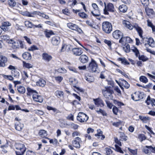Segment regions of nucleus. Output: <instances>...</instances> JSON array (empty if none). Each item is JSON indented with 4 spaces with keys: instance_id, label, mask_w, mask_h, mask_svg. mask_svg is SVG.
I'll list each match as a JSON object with an SVG mask.
<instances>
[{
    "instance_id": "nucleus-50",
    "label": "nucleus",
    "mask_w": 155,
    "mask_h": 155,
    "mask_svg": "<svg viewBox=\"0 0 155 155\" xmlns=\"http://www.w3.org/2000/svg\"><path fill=\"white\" fill-rule=\"evenodd\" d=\"M125 47H123V49L126 53H129L130 51V45L128 43H126L124 45Z\"/></svg>"
},
{
    "instance_id": "nucleus-23",
    "label": "nucleus",
    "mask_w": 155,
    "mask_h": 155,
    "mask_svg": "<svg viewBox=\"0 0 155 155\" xmlns=\"http://www.w3.org/2000/svg\"><path fill=\"white\" fill-rule=\"evenodd\" d=\"M38 134L40 137L43 138H45L48 140L50 139L47 137V131L44 130H39Z\"/></svg>"
},
{
    "instance_id": "nucleus-16",
    "label": "nucleus",
    "mask_w": 155,
    "mask_h": 155,
    "mask_svg": "<svg viewBox=\"0 0 155 155\" xmlns=\"http://www.w3.org/2000/svg\"><path fill=\"white\" fill-rule=\"evenodd\" d=\"M93 100L95 105L97 107H102L104 106V104L103 101L100 97L93 99Z\"/></svg>"
},
{
    "instance_id": "nucleus-46",
    "label": "nucleus",
    "mask_w": 155,
    "mask_h": 155,
    "mask_svg": "<svg viewBox=\"0 0 155 155\" xmlns=\"http://www.w3.org/2000/svg\"><path fill=\"white\" fill-rule=\"evenodd\" d=\"M96 111L98 114H101L104 116H106L107 115V114L105 110L101 109H99V110H96Z\"/></svg>"
},
{
    "instance_id": "nucleus-39",
    "label": "nucleus",
    "mask_w": 155,
    "mask_h": 155,
    "mask_svg": "<svg viewBox=\"0 0 155 155\" xmlns=\"http://www.w3.org/2000/svg\"><path fill=\"white\" fill-rule=\"evenodd\" d=\"M36 12H34L33 13H30L28 11H25L23 12V15L28 17H33L34 15L36 14Z\"/></svg>"
},
{
    "instance_id": "nucleus-11",
    "label": "nucleus",
    "mask_w": 155,
    "mask_h": 155,
    "mask_svg": "<svg viewBox=\"0 0 155 155\" xmlns=\"http://www.w3.org/2000/svg\"><path fill=\"white\" fill-rule=\"evenodd\" d=\"M83 49L81 48H74L71 50L72 54L76 56H80L83 53Z\"/></svg>"
},
{
    "instance_id": "nucleus-5",
    "label": "nucleus",
    "mask_w": 155,
    "mask_h": 155,
    "mask_svg": "<svg viewBox=\"0 0 155 155\" xmlns=\"http://www.w3.org/2000/svg\"><path fill=\"white\" fill-rule=\"evenodd\" d=\"M98 68L97 63L93 59L91 58L88 67L89 71L92 73L96 72Z\"/></svg>"
},
{
    "instance_id": "nucleus-44",
    "label": "nucleus",
    "mask_w": 155,
    "mask_h": 155,
    "mask_svg": "<svg viewBox=\"0 0 155 155\" xmlns=\"http://www.w3.org/2000/svg\"><path fill=\"white\" fill-rule=\"evenodd\" d=\"M8 4L10 7L12 8L16 5V2L14 0H8Z\"/></svg>"
},
{
    "instance_id": "nucleus-26",
    "label": "nucleus",
    "mask_w": 155,
    "mask_h": 155,
    "mask_svg": "<svg viewBox=\"0 0 155 155\" xmlns=\"http://www.w3.org/2000/svg\"><path fill=\"white\" fill-rule=\"evenodd\" d=\"M79 60L80 62L82 63H85L88 61V57L86 55L82 54L81 55L79 58Z\"/></svg>"
},
{
    "instance_id": "nucleus-42",
    "label": "nucleus",
    "mask_w": 155,
    "mask_h": 155,
    "mask_svg": "<svg viewBox=\"0 0 155 155\" xmlns=\"http://www.w3.org/2000/svg\"><path fill=\"white\" fill-rule=\"evenodd\" d=\"M120 140L126 141L127 140V137L126 135L124 132H120Z\"/></svg>"
},
{
    "instance_id": "nucleus-36",
    "label": "nucleus",
    "mask_w": 155,
    "mask_h": 155,
    "mask_svg": "<svg viewBox=\"0 0 155 155\" xmlns=\"http://www.w3.org/2000/svg\"><path fill=\"white\" fill-rule=\"evenodd\" d=\"M117 60L118 61H121V63L125 65H129L130 64L125 57L119 58H117Z\"/></svg>"
},
{
    "instance_id": "nucleus-33",
    "label": "nucleus",
    "mask_w": 155,
    "mask_h": 155,
    "mask_svg": "<svg viewBox=\"0 0 155 155\" xmlns=\"http://www.w3.org/2000/svg\"><path fill=\"white\" fill-rule=\"evenodd\" d=\"M118 9L120 12L124 13L127 12L128 8L126 5L122 4L119 6Z\"/></svg>"
},
{
    "instance_id": "nucleus-47",
    "label": "nucleus",
    "mask_w": 155,
    "mask_h": 155,
    "mask_svg": "<svg viewBox=\"0 0 155 155\" xmlns=\"http://www.w3.org/2000/svg\"><path fill=\"white\" fill-rule=\"evenodd\" d=\"M138 58L140 60H141L143 62L149 60V58L144 55H140L138 57Z\"/></svg>"
},
{
    "instance_id": "nucleus-60",
    "label": "nucleus",
    "mask_w": 155,
    "mask_h": 155,
    "mask_svg": "<svg viewBox=\"0 0 155 155\" xmlns=\"http://www.w3.org/2000/svg\"><path fill=\"white\" fill-rule=\"evenodd\" d=\"M126 37H124L123 36L120 38L119 40V42L122 45H125L126 43Z\"/></svg>"
},
{
    "instance_id": "nucleus-64",
    "label": "nucleus",
    "mask_w": 155,
    "mask_h": 155,
    "mask_svg": "<svg viewBox=\"0 0 155 155\" xmlns=\"http://www.w3.org/2000/svg\"><path fill=\"white\" fill-rule=\"evenodd\" d=\"M128 150L133 155H136L137 154V149L135 150H132L130 148H128Z\"/></svg>"
},
{
    "instance_id": "nucleus-1",
    "label": "nucleus",
    "mask_w": 155,
    "mask_h": 155,
    "mask_svg": "<svg viewBox=\"0 0 155 155\" xmlns=\"http://www.w3.org/2000/svg\"><path fill=\"white\" fill-rule=\"evenodd\" d=\"M15 147L16 150L15 151L16 155H23L27 149L25 143L21 141L16 142Z\"/></svg>"
},
{
    "instance_id": "nucleus-41",
    "label": "nucleus",
    "mask_w": 155,
    "mask_h": 155,
    "mask_svg": "<svg viewBox=\"0 0 155 155\" xmlns=\"http://www.w3.org/2000/svg\"><path fill=\"white\" fill-rule=\"evenodd\" d=\"M77 4V2L76 0H72V1L69 0L68 1V5L71 7L74 6Z\"/></svg>"
},
{
    "instance_id": "nucleus-12",
    "label": "nucleus",
    "mask_w": 155,
    "mask_h": 155,
    "mask_svg": "<svg viewBox=\"0 0 155 155\" xmlns=\"http://www.w3.org/2000/svg\"><path fill=\"white\" fill-rule=\"evenodd\" d=\"M61 42L60 38L58 36H55L51 38V42L53 46H58Z\"/></svg>"
},
{
    "instance_id": "nucleus-28",
    "label": "nucleus",
    "mask_w": 155,
    "mask_h": 155,
    "mask_svg": "<svg viewBox=\"0 0 155 155\" xmlns=\"http://www.w3.org/2000/svg\"><path fill=\"white\" fill-rule=\"evenodd\" d=\"M123 23L125 25V26L130 30H131L134 28V25H132L128 21L126 20H124Z\"/></svg>"
},
{
    "instance_id": "nucleus-45",
    "label": "nucleus",
    "mask_w": 155,
    "mask_h": 155,
    "mask_svg": "<svg viewBox=\"0 0 155 155\" xmlns=\"http://www.w3.org/2000/svg\"><path fill=\"white\" fill-rule=\"evenodd\" d=\"M122 85L126 89H128L130 87V84L128 83L125 80H122L121 83Z\"/></svg>"
},
{
    "instance_id": "nucleus-40",
    "label": "nucleus",
    "mask_w": 155,
    "mask_h": 155,
    "mask_svg": "<svg viewBox=\"0 0 155 155\" xmlns=\"http://www.w3.org/2000/svg\"><path fill=\"white\" fill-rule=\"evenodd\" d=\"M18 92L21 94H24L25 92V89L24 87L20 85L17 87Z\"/></svg>"
},
{
    "instance_id": "nucleus-61",
    "label": "nucleus",
    "mask_w": 155,
    "mask_h": 155,
    "mask_svg": "<svg viewBox=\"0 0 155 155\" xmlns=\"http://www.w3.org/2000/svg\"><path fill=\"white\" fill-rule=\"evenodd\" d=\"M58 72L59 73L64 74L67 72L66 70L63 68H59L57 70Z\"/></svg>"
},
{
    "instance_id": "nucleus-48",
    "label": "nucleus",
    "mask_w": 155,
    "mask_h": 155,
    "mask_svg": "<svg viewBox=\"0 0 155 155\" xmlns=\"http://www.w3.org/2000/svg\"><path fill=\"white\" fill-rule=\"evenodd\" d=\"M25 26L28 28H34V24L30 22L29 21H26L25 22Z\"/></svg>"
},
{
    "instance_id": "nucleus-30",
    "label": "nucleus",
    "mask_w": 155,
    "mask_h": 155,
    "mask_svg": "<svg viewBox=\"0 0 155 155\" xmlns=\"http://www.w3.org/2000/svg\"><path fill=\"white\" fill-rule=\"evenodd\" d=\"M1 40L2 41H5L8 43L9 44L10 42V39L9 36L7 35H2L0 36Z\"/></svg>"
},
{
    "instance_id": "nucleus-15",
    "label": "nucleus",
    "mask_w": 155,
    "mask_h": 155,
    "mask_svg": "<svg viewBox=\"0 0 155 155\" xmlns=\"http://www.w3.org/2000/svg\"><path fill=\"white\" fill-rule=\"evenodd\" d=\"M11 25V24L8 21H3L2 23V25L0 28L4 31H7L9 29V27Z\"/></svg>"
},
{
    "instance_id": "nucleus-55",
    "label": "nucleus",
    "mask_w": 155,
    "mask_h": 155,
    "mask_svg": "<svg viewBox=\"0 0 155 155\" xmlns=\"http://www.w3.org/2000/svg\"><path fill=\"white\" fill-rule=\"evenodd\" d=\"M91 13L94 17L99 16L101 15L99 10H95L91 12Z\"/></svg>"
},
{
    "instance_id": "nucleus-35",
    "label": "nucleus",
    "mask_w": 155,
    "mask_h": 155,
    "mask_svg": "<svg viewBox=\"0 0 155 155\" xmlns=\"http://www.w3.org/2000/svg\"><path fill=\"white\" fill-rule=\"evenodd\" d=\"M26 94L28 96H30L31 95H33L34 94H35L37 91H36L33 90L29 87H28L27 88Z\"/></svg>"
},
{
    "instance_id": "nucleus-19",
    "label": "nucleus",
    "mask_w": 155,
    "mask_h": 155,
    "mask_svg": "<svg viewBox=\"0 0 155 155\" xmlns=\"http://www.w3.org/2000/svg\"><path fill=\"white\" fill-rule=\"evenodd\" d=\"M8 61L7 58L5 56L0 55V67L5 66V64Z\"/></svg>"
},
{
    "instance_id": "nucleus-4",
    "label": "nucleus",
    "mask_w": 155,
    "mask_h": 155,
    "mask_svg": "<svg viewBox=\"0 0 155 155\" xmlns=\"http://www.w3.org/2000/svg\"><path fill=\"white\" fill-rule=\"evenodd\" d=\"M115 8L113 4L111 3H109L106 5L104 3V14L105 15H109V12H114Z\"/></svg>"
},
{
    "instance_id": "nucleus-57",
    "label": "nucleus",
    "mask_w": 155,
    "mask_h": 155,
    "mask_svg": "<svg viewBox=\"0 0 155 155\" xmlns=\"http://www.w3.org/2000/svg\"><path fill=\"white\" fill-rule=\"evenodd\" d=\"M138 138L141 142L143 140H145L147 139V137L143 134H140L138 135Z\"/></svg>"
},
{
    "instance_id": "nucleus-27",
    "label": "nucleus",
    "mask_w": 155,
    "mask_h": 155,
    "mask_svg": "<svg viewBox=\"0 0 155 155\" xmlns=\"http://www.w3.org/2000/svg\"><path fill=\"white\" fill-rule=\"evenodd\" d=\"M46 109L48 110H52L54 112V115H56L57 114L61 113L60 110L56 108L53 107L49 106H47L46 107Z\"/></svg>"
},
{
    "instance_id": "nucleus-6",
    "label": "nucleus",
    "mask_w": 155,
    "mask_h": 155,
    "mask_svg": "<svg viewBox=\"0 0 155 155\" xmlns=\"http://www.w3.org/2000/svg\"><path fill=\"white\" fill-rule=\"evenodd\" d=\"M88 119V116L82 112H79L77 117V120L81 123H86Z\"/></svg>"
},
{
    "instance_id": "nucleus-2",
    "label": "nucleus",
    "mask_w": 155,
    "mask_h": 155,
    "mask_svg": "<svg viewBox=\"0 0 155 155\" xmlns=\"http://www.w3.org/2000/svg\"><path fill=\"white\" fill-rule=\"evenodd\" d=\"M9 44L12 45V48L13 49L15 50H17L19 48L23 49L25 47L24 42L19 39L14 41L11 39Z\"/></svg>"
},
{
    "instance_id": "nucleus-54",
    "label": "nucleus",
    "mask_w": 155,
    "mask_h": 155,
    "mask_svg": "<svg viewBox=\"0 0 155 155\" xmlns=\"http://www.w3.org/2000/svg\"><path fill=\"white\" fill-rule=\"evenodd\" d=\"M147 26L152 28L153 31H155V26L149 20H147Z\"/></svg>"
},
{
    "instance_id": "nucleus-9",
    "label": "nucleus",
    "mask_w": 155,
    "mask_h": 155,
    "mask_svg": "<svg viewBox=\"0 0 155 155\" xmlns=\"http://www.w3.org/2000/svg\"><path fill=\"white\" fill-rule=\"evenodd\" d=\"M82 142L81 138L77 137L72 140L71 143L75 148L76 149H79L81 147V143Z\"/></svg>"
},
{
    "instance_id": "nucleus-32",
    "label": "nucleus",
    "mask_w": 155,
    "mask_h": 155,
    "mask_svg": "<svg viewBox=\"0 0 155 155\" xmlns=\"http://www.w3.org/2000/svg\"><path fill=\"white\" fill-rule=\"evenodd\" d=\"M45 37L49 38L52 35H54L55 34L52 30H49L46 29L44 31Z\"/></svg>"
},
{
    "instance_id": "nucleus-13",
    "label": "nucleus",
    "mask_w": 155,
    "mask_h": 155,
    "mask_svg": "<svg viewBox=\"0 0 155 155\" xmlns=\"http://www.w3.org/2000/svg\"><path fill=\"white\" fill-rule=\"evenodd\" d=\"M147 16L150 18H152L155 17V13L153 9L147 7L145 8Z\"/></svg>"
},
{
    "instance_id": "nucleus-18",
    "label": "nucleus",
    "mask_w": 155,
    "mask_h": 155,
    "mask_svg": "<svg viewBox=\"0 0 155 155\" xmlns=\"http://www.w3.org/2000/svg\"><path fill=\"white\" fill-rule=\"evenodd\" d=\"M112 35L115 39H118L123 36V34L120 31L116 30L113 32Z\"/></svg>"
},
{
    "instance_id": "nucleus-7",
    "label": "nucleus",
    "mask_w": 155,
    "mask_h": 155,
    "mask_svg": "<svg viewBox=\"0 0 155 155\" xmlns=\"http://www.w3.org/2000/svg\"><path fill=\"white\" fill-rule=\"evenodd\" d=\"M67 26L70 29L75 31L80 34H82L84 32L81 28L78 25L72 23L67 24Z\"/></svg>"
},
{
    "instance_id": "nucleus-58",
    "label": "nucleus",
    "mask_w": 155,
    "mask_h": 155,
    "mask_svg": "<svg viewBox=\"0 0 155 155\" xmlns=\"http://www.w3.org/2000/svg\"><path fill=\"white\" fill-rule=\"evenodd\" d=\"M3 77L5 79L12 81L14 80V78L11 75H3Z\"/></svg>"
},
{
    "instance_id": "nucleus-43",
    "label": "nucleus",
    "mask_w": 155,
    "mask_h": 155,
    "mask_svg": "<svg viewBox=\"0 0 155 155\" xmlns=\"http://www.w3.org/2000/svg\"><path fill=\"white\" fill-rule=\"evenodd\" d=\"M113 101L115 105H117L118 107L119 108L121 107V106H124V104L123 103L120 101H119L114 99Z\"/></svg>"
},
{
    "instance_id": "nucleus-63",
    "label": "nucleus",
    "mask_w": 155,
    "mask_h": 155,
    "mask_svg": "<svg viewBox=\"0 0 155 155\" xmlns=\"http://www.w3.org/2000/svg\"><path fill=\"white\" fill-rule=\"evenodd\" d=\"M119 110L118 108L116 106H114L112 108V111L114 115H117Z\"/></svg>"
},
{
    "instance_id": "nucleus-59",
    "label": "nucleus",
    "mask_w": 155,
    "mask_h": 155,
    "mask_svg": "<svg viewBox=\"0 0 155 155\" xmlns=\"http://www.w3.org/2000/svg\"><path fill=\"white\" fill-rule=\"evenodd\" d=\"M70 84L71 85H75L77 83V81L76 79L73 78H69V80Z\"/></svg>"
},
{
    "instance_id": "nucleus-51",
    "label": "nucleus",
    "mask_w": 155,
    "mask_h": 155,
    "mask_svg": "<svg viewBox=\"0 0 155 155\" xmlns=\"http://www.w3.org/2000/svg\"><path fill=\"white\" fill-rule=\"evenodd\" d=\"M23 67L25 68L28 69L32 68L33 66L30 63H27L25 61L23 62Z\"/></svg>"
},
{
    "instance_id": "nucleus-22",
    "label": "nucleus",
    "mask_w": 155,
    "mask_h": 155,
    "mask_svg": "<svg viewBox=\"0 0 155 155\" xmlns=\"http://www.w3.org/2000/svg\"><path fill=\"white\" fill-rule=\"evenodd\" d=\"M14 127L17 131H21L24 128V125L23 123L18 122L15 124Z\"/></svg>"
},
{
    "instance_id": "nucleus-21",
    "label": "nucleus",
    "mask_w": 155,
    "mask_h": 155,
    "mask_svg": "<svg viewBox=\"0 0 155 155\" xmlns=\"http://www.w3.org/2000/svg\"><path fill=\"white\" fill-rule=\"evenodd\" d=\"M42 59L46 62H49L52 59V57L51 55L45 52L42 54Z\"/></svg>"
},
{
    "instance_id": "nucleus-53",
    "label": "nucleus",
    "mask_w": 155,
    "mask_h": 155,
    "mask_svg": "<svg viewBox=\"0 0 155 155\" xmlns=\"http://www.w3.org/2000/svg\"><path fill=\"white\" fill-rule=\"evenodd\" d=\"M140 81L144 83H146L148 82V80L147 77L144 76H141L139 78Z\"/></svg>"
},
{
    "instance_id": "nucleus-62",
    "label": "nucleus",
    "mask_w": 155,
    "mask_h": 155,
    "mask_svg": "<svg viewBox=\"0 0 155 155\" xmlns=\"http://www.w3.org/2000/svg\"><path fill=\"white\" fill-rule=\"evenodd\" d=\"M115 150L117 152H119L121 153H124V152L121 149V147H119L117 145H115Z\"/></svg>"
},
{
    "instance_id": "nucleus-38",
    "label": "nucleus",
    "mask_w": 155,
    "mask_h": 155,
    "mask_svg": "<svg viewBox=\"0 0 155 155\" xmlns=\"http://www.w3.org/2000/svg\"><path fill=\"white\" fill-rule=\"evenodd\" d=\"M68 128L73 129L74 130H77L79 127V126L73 122L71 123L68 125Z\"/></svg>"
},
{
    "instance_id": "nucleus-20",
    "label": "nucleus",
    "mask_w": 155,
    "mask_h": 155,
    "mask_svg": "<svg viewBox=\"0 0 155 155\" xmlns=\"http://www.w3.org/2000/svg\"><path fill=\"white\" fill-rule=\"evenodd\" d=\"M103 93L104 97H106L114 94V92L110 87H109L106 88V90L103 92Z\"/></svg>"
},
{
    "instance_id": "nucleus-14",
    "label": "nucleus",
    "mask_w": 155,
    "mask_h": 155,
    "mask_svg": "<svg viewBox=\"0 0 155 155\" xmlns=\"http://www.w3.org/2000/svg\"><path fill=\"white\" fill-rule=\"evenodd\" d=\"M32 98L34 101L36 102L41 103L43 101V99L42 96L39 95L37 92L33 94Z\"/></svg>"
},
{
    "instance_id": "nucleus-8",
    "label": "nucleus",
    "mask_w": 155,
    "mask_h": 155,
    "mask_svg": "<svg viewBox=\"0 0 155 155\" xmlns=\"http://www.w3.org/2000/svg\"><path fill=\"white\" fill-rule=\"evenodd\" d=\"M131 98L135 101H139L143 98V94L139 91H136L131 95Z\"/></svg>"
},
{
    "instance_id": "nucleus-17",
    "label": "nucleus",
    "mask_w": 155,
    "mask_h": 155,
    "mask_svg": "<svg viewBox=\"0 0 155 155\" xmlns=\"http://www.w3.org/2000/svg\"><path fill=\"white\" fill-rule=\"evenodd\" d=\"M72 46L70 45H67L65 44H63L62 45V47L60 50L61 52H64L65 51L68 52L72 50Z\"/></svg>"
},
{
    "instance_id": "nucleus-37",
    "label": "nucleus",
    "mask_w": 155,
    "mask_h": 155,
    "mask_svg": "<svg viewBox=\"0 0 155 155\" xmlns=\"http://www.w3.org/2000/svg\"><path fill=\"white\" fill-rule=\"evenodd\" d=\"M37 85L42 87L45 86L46 84V82L43 79L40 78L39 80L36 83Z\"/></svg>"
},
{
    "instance_id": "nucleus-29",
    "label": "nucleus",
    "mask_w": 155,
    "mask_h": 155,
    "mask_svg": "<svg viewBox=\"0 0 155 155\" xmlns=\"http://www.w3.org/2000/svg\"><path fill=\"white\" fill-rule=\"evenodd\" d=\"M22 57L24 59L27 61L30 60L31 58V54L28 52H24L22 54Z\"/></svg>"
},
{
    "instance_id": "nucleus-24",
    "label": "nucleus",
    "mask_w": 155,
    "mask_h": 155,
    "mask_svg": "<svg viewBox=\"0 0 155 155\" xmlns=\"http://www.w3.org/2000/svg\"><path fill=\"white\" fill-rule=\"evenodd\" d=\"M97 134H94V136L97 137L98 139H99L100 137H101L100 138L101 140H103L105 138V136L103 134V132L100 129L97 130Z\"/></svg>"
},
{
    "instance_id": "nucleus-49",
    "label": "nucleus",
    "mask_w": 155,
    "mask_h": 155,
    "mask_svg": "<svg viewBox=\"0 0 155 155\" xmlns=\"http://www.w3.org/2000/svg\"><path fill=\"white\" fill-rule=\"evenodd\" d=\"M84 79L88 82L91 83L93 82L94 81L93 78V77L87 75L85 76Z\"/></svg>"
},
{
    "instance_id": "nucleus-34",
    "label": "nucleus",
    "mask_w": 155,
    "mask_h": 155,
    "mask_svg": "<svg viewBox=\"0 0 155 155\" xmlns=\"http://www.w3.org/2000/svg\"><path fill=\"white\" fill-rule=\"evenodd\" d=\"M55 95L58 98H63L64 93L63 91L60 90L56 91L54 93Z\"/></svg>"
},
{
    "instance_id": "nucleus-3",
    "label": "nucleus",
    "mask_w": 155,
    "mask_h": 155,
    "mask_svg": "<svg viewBox=\"0 0 155 155\" xmlns=\"http://www.w3.org/2000/svg\"><path fill=\"white\" fill-rule=\"evenodd\" d=\"M102 26L103 32L106 34H109L112 31V25L111 23L108 21H104Z\"/></svg>"
},
{
    "instance_id": "nucleus-10",
    "label": "nucleus",
    "mask_w": 155,
    "mask_h": 155,
    "mask_svg": "<svg viewBox=\"0 0 155 155\" xmlns=\"http://www.w3.org/2000/svg\"><path fill=\"white\" fill-rule=\"evenodd\" d=\"M134 28L137 31L138 35L142 39L141 41H144L145 38H143V31L142 28L139 26L137 24L135 23L134 25Z\"/></svg>"
},
{
    "instance_id": "nucleus-52",
    "label": "nucleus",
    "mask_w": 155,
    "mask_h": 155,
    "mask_svg": "<svg viewBox=\"0 0 155 155\" xmlns=\"http://www.w3.org/2000/svg\"><path fill=\"white\" fill-rule=\"evenodd\" d=\"M79 17L83 19L86 18L88 17L87 15L84 12H80L78 13Z\"/></svg>"
},
{
    "instance_id": "nucleus-31",
    "label": "nucleus",
    "mask_w": 155,
    "mask_h": 155,
    "mask_svg": "<svg viewBox=\"0 0 155 155\" xmlns=\"http://www.w3.org/2000/svg\"><path fill=\"white\" fill-rule=\"evenodd\" d=\"M139 118L144 123H147L150 122V118L148 117H143L141 115L139 116Z\"/></svg>"
},
{
    "instance_id": "nucleus-25",
    "label": "nucleus",
    "mask_w": 155,
    "mask_h": 155,
    "mask_svg": "<svg viewBox=\"0 0 155 155\" xmlns=\"http://www.w3.org/2000/svg\"><path fill=\"white\" fill-rule=\"evenodd\" d=\"M147 43H145L144 44V45L146 46L147 45H149L150 46L153 47L154 46V41L152 38H147Z\"/></svg>"
},
{
    "instance_id": "nucleus-56",
    "label": "nucleus",
    "mask_w": 155,
    "mask_h": 155,
    "mask_svg": "<svg viewBox=\"0 0 155 155\" xmlns=\"http://www.w3.org/2000/svg\"><path fill=\"white\" fill-rule=\"evenodd\" d=\"M132 51L135 53L136 56L138 57L140 55L139 51L137 48L136 47H134L133 49H132Z\"/></svg>"
}]
</instances>
